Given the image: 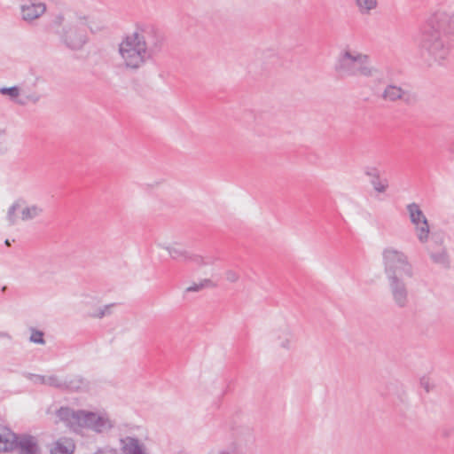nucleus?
<instances>
[{
    "mask_svg": "<svg viewBox=\"0 0 454 454\" xmlns=\"http://www.w3.org/2000/svg\"><path fill=\"white\" fill-rule=\"evenodd\" d=\"M420 47L435 61L442 64L450 55L452 43L449 35L437 30L430 21L427 20L422 28Z\"/></svg>",
    "mask_w": 454,
    "mask_h": 454,
    "instance_id": "1",
    "label": "nucleus"
},
{
    "mask_svg": "<svg viewBox=\"0 0 454 454\" xmlns=\"http://www.w3.org/2000/svg\"><path fill=\"white\" fill-rule=\"evenodd\" d=\"M368 61V55L362 53H356L354 55L349 51H345L340 54L334 69L340 76H375L378 71L377 69L369 67Z\"/></svg>",
    "mask_w": 454,
    "mask_h": 454,
    "instance_id": "2",
    "label": "nucleus"
},
{
    "mask_svg": "<svg viewBox=\"0 0 454 454\" xmlns=\"http://www.w3.org/2000/svg\"><path fill=\"white\" fill-rule=\"evenodd\" d=\"M137 43L152 58L158 54L163 49L165 36L154 25L150 23H139L136 26V30L131 34Z\"/></svg>",
    "mask_w": 454,
    "mask_h": 454,
    "instance_id": "3",
    "label": "nucleus"
},
{
    "mask_svg": "<svg viewBox=\"0 0 454 454\" xmlns=\"http://www.w3.org/2000/svg\"><path fill=\"white\" fill-rule=\"evenodd\" d=\"M382 255L387 279L412 277V267L403 253L394 248H386Z\"/></svg>",
    "mask_w": 454,
    "mask_h": 454,
    "instance_id": "4",
    "label": "nucleus"
},
{
    "mask_svg": "<svg viewBox=\"0 0 454 454\" xmlns=\"http://www.w3.org/2000/svg\"><path fill=\"white\" fill-rule=\"evenodd\" d=\"M119 52L124 61L125 67L137 69L151 57L132 35H127L119 45Z\"/></svg>",
    "mask_w": 454,
    "mask_h": 454,
    "instance_id": "5",
    "label": "nucleus"
},
{
    "mask_svg": "<svg viewBox=\"0 0 454 454\" xmlns=\"http://www.w3.org/2000/svg\"><path fill=\"white\" fill-rule=\"evenodd\" d=\"M411 221L417 226L418 238L420 242L424 243L427 240L429 234V225L419 206L416 203H411L407 206Z\"/></svg>",
    "mask_w": 454,
    "mask_h": 454,
    "instance_id": "6",
    "label": "nucleus"
},
{
    "mask_svg": "<svg viewBox=\"0 0 454 454\" xmlns=\"http://www.w3.org/2000/svg\"><path fill=\"white\" fill-rule=\"evenodd\" d=\"M372 90L374 95L382 98L384 101L394 103L396 102L397 100H401L407 105L411 103V93L407 90H404L400 86L387 84L380 94L378 93L376 90Z\"/></svg>",
    "mask_w": 454,
    "mask_h": 454,
    "instance_id": "7",
    "label": "nucleus"
},
{
    "mask_svg": "<svg viewBox=\"0 0 454 454\" xmlns=\"http://www.w3.org/2000/svg\"><path fill=\"white\" fill-rule=\"evenodd\" d=\"M389 289L395 305L405 308L409 302L408 289L403 278L388 279Z\"/></svg>",
    "mask_w": 454,
    "mask_h": 454,
    "instance_id": "8",
    "label": "nucleus"
},
{
    "mask_svg": "<svg viewBox=\"0 0 454 454\" xmlns=\"http://www.w3.org/2000/svg\"><path fill=\"white\" fill-rule=\"evenodd\" d=\"M61 37L65 44L72 50L81 49L87 40L85 30L76 27L64 28Z\"/></svg>",
    "mask_w": 454,
    "mask_h": 454,
    "instance_id": "9",
    "label": "nucleus"
},
{
    "mask_svg": "<svg viewBox=\"0 0 454 454\" xmlns=\"http://www.w3.org/2000/svg\"><path fill=\"white\" fill-rule=\"evenodd\" d=\"M427 20L442 34H445L446 35L454 34V14H449L444 12H436Z\"/></svg>",
    "mask_w": 454,
    "mask_h": 454,
    "instance_id": "10",
    "label": "nucleus"
},
{
    "mask_svg": "<svg viewBox=\"0 0 454 454\" xmlns=\"http://www.w3.org/2000/svg\"><path fill=\"white\" fill-rule=\"evenodd\" d=\"M46 11L43 3L29 0L28 3L21 5V16L25 21L31 22L38 19Z\"/></svg>",
    "mask_w": 454,
    "mask_h": 454,
    "instance_id": "11",
    "label": "nucleus"
},
{
    "mask_svg": "<svg viewBox=\"0 0 454 454\" xmlns=\"http://www.w3.org/2000/svg\"><path fill=\"white\" fill-rule=\"evenodd\" d=\"M13 442L20 449V454H41L37 440L33 435L22 434Z\"/></svg>",
    "mask_w": 454,
    "mask_h": 454,
    "instance_id": "12",
    "label": "nucleus"
},
{
    "mask_svg": "<svg viewBox=\"0 0 454 454\" xmlns=\"http://www.w3.org/2000/svg\"><path fill=\"white\" fill-rule=\"evenodd\" d=\"M121 447L123 454H147L144 444L135 437L127 436L121 439Z\"/></svg>",
    "mask_w": 454,
    "mask_h": 454,
    "instance_id": "13",
    "label": "nucleus"
},
{
    "mask_svg": "<svg viewBox=\"0 0 454 454\" xmlns=\"http://www.w3.org/2000/svg\"><path fill=\"white\" fill-rule=\"evenodd\" d=\"M57 417L70 427L75 428L78 426L80 410L74 411L69 407L62 406L56 411Z\"/></svg>",
    "mask_w": 454,
    "mask_h": 454,
    "instance_id": "14",
    "label": "nucleus"
},
{
    "mask_svg": "<svg viewBox=\"0 0 454 454\" xmlns=\"http://www.w3.org/2000/svg\"><path fill=\"white\" fill-rule=\"evenodd\" d=\"M89 381L82 376H74L64 380V390L82 392L89 389Z\"/></svg>",
    "mask_w": 454,
    "mask_h": 454,
    "instance_id": "15",
    "label": "nucleus"
},
{
    "mask_svg": "<svg viewBox=\"0 0 454 454\" xmlns=\"http://www.w3.org/2000/svg\"><path fill=\"white\" fill-rule=\"evenodd\" d=\"M434 243L436 246L435 248L432 247L431 246L429 247L430 257L434 262L447 268L450 262L446 249L442 247V240H440L439 244L437 240H434Z\"/></svg>",
    "mask_w": 454,
    "mask_h": 454,
    "instance_id": "16",
    "label": "nucleus"
},
{
    "mask_svg": "<svg viewBox=\"0 0 454 454\" xmlns=\"http://www.w3.org/2000/svg\"><path fill=\"white\" fill-rule=\"evenodd\" d=\"M74 444L69 438H60L54 442L50 449L51 454H73Z\"/></svg>",
    "mask_w": 454,
    "mask_h": 454,
    "instance_id": "17",
    "label": "nucleus"
},
{
    "mask_svg": "<svg viewBox=\"0 0 454 454\" xmlns=\"http://www.w3.org/2000/svg\"><path fill=\"white\" fill-rule=\"evenodd\" d=\"M169 255L174 260L180 261H191L195 262L198 265L203 264V258L197 254H190L187 251L176 248V247H167Z\"/></svg>",
    "mask_w": 454,
    "mask_h": 454,
    "instance_id": "18",
    "label": "nucleus"
},
{
    "mask_svg": "<svg viewBox=\"0 0 454 454\" xmlns=\"http://www.w3.org/2000/svg\"><path fill=\"white\" fill-rule=\"evenodd\" d=\"M77 427H89L93 429L97 414L92 411L80 410V416Z\"/></svg>",
    "mask_w": 454,
    "mask_h": 454,
    "instance_id": "19",
    "label": "nucleus"
},
{
    "mask_svg": "<svg viewBox=\"0 0 454 454\" xmlns=\"http://www.w3.org/2000/svg\"><path fill=\"white\" fill-rule=\"evenodd\" d=\"M358 11L361 14H370V12L376 9L378 0H355Z\"/></svg>",
    "mask_w": 454,
    "mask_h": 454,
    "instance_id": "20",
    "label": "nucleus"
},
{
    "mask_svg": "<svg viewBox=\"0 0 454 454\" xmlns=\"http://www.w3.org/2000/svg\"><path fill=\"white\" fill-rule=\"evenodd\" d=\"M18 435L12 432L8 427L0 426V444H4V450H7V443L17 441Z\"/></svg>",
    "mask_w": 454,
    "mask_h": 454,
    "instance_id": "21",
    "label": "nucleus"
},
{
    "mask_svg": "<svg viewBox=\"0 0 454 454\" xmlns=\"http://www.w3.org/2000/svg\"><path fill=\"white\" fill-rule=\"evenodd\" d=\"M113 427L111 421L108 419H106L102 416L96 417L94 421L93 430L98 433H102L106 430H108Z\"/></svg>",
    "mask_w": 454,
    "mask_h": 454,
    "instance_id": "22",
    "label": "nucleus"
},
{
    "mask_svg": "<svg viewBox=\"0 0 454 454\" xmlns=\"http://www.w3.org/2000/svg\"><path fill=\"white\" fill-rule=\"evenodd\" d=\"M42 211V208L38 207L37 206L27 207L21 211V219L23 221L34 219L39 215Z\"/></svg>",
    "mask_w": 454,
    "mask_h": 454,
    "instance_id": "23",
    "label": "nucleus"
},
{
    "mask_svg": "<svg viewBox=\"0 0 454 454\" xmlns=\"http://www.w3.org/2000/svg\"><path fill=\"white\" fill-rule=\"evenodd\" d=\"M51 387H54L58 389L64 390V380H61L57 376L52 375L50 377H47L46 384Z\"/></svg>",
    "mask_w": 454,
    "mask_h": 454,
    "instance_id": "24",
    "label": "nucleus"
},
{
    "mask_svg": "<svg viewBox=\"0 0 454 454\" xmlns=\"http://www.w3.org/2000/svg\"><path fill=\"white\" fill-rule=\"evenodd\" d=\"M0 93L2 95H7L11 98H15L20 95V88L17 86L3 87L0 89Z\"/></svg>",
    "mask_w": 454,
    "mask_h": 454,
    "instance_id": "25",
    "label": "nucleus"
},
{
    "mask_svg": "<svg viewBox=\"0 0 454 454\" xmlns=\"http://www.w3.org/2000/svg\"><path fill=\"white\" fill-rule=\"evenodd\" d=\"M20 207V201L14 202L8 209L7 218L11 224H15L16 223V215L15 212Z\"/></svg>",
    "mask_w": 454,
    "mask_h": 454,
    "instance_id": "26",
    "label": "nucleus"
},
{
    "mask_svg": "<svg viewBox=\"0 0 454 454\" xmlns=\"http://www.w3.org/2000/svg\"><path fill=\"white\" fill-rule=\"evenodd\" d=\"M31 342L36 343V344H44L45 340L43 339V333L42 331L32 329V333L29 338Z\"/></svg>",
    "mask_w": 454,
    "mask_h": 454,
    "instance_id": "27",
    "label": "nucleus"
},
{
    "mask_svg": "<svg viewBox=\"0 0 454 454\" xmlns=\"http://www.w3.org/2000/svg\"><path fill=\"white\" fill-rule=\"evenodd\" d=\"M371 184L373 186V188L375 189V191L379 192H384L387 188V184H383L380 180V177H376V178H373L371 180Z\"/></svg>",
    "mask_w": 454,
    "mask_h": 454,
    "instance_id": "28",
    "label": "nucleus"
},
{
    "mask_svg": "<svg viewBox=\"0 0 454 454\" xmlns=\"http://www.w3.org/2000/svg\"><path fill=\"white\" fill-rule=\"evenodd\" d=\"M364 174L367 176L372 177V179L380 177V170L375 167H366L364 169Z\"/></svg>",
    "mask_w": 454,
    "mask_h": 454,
    "instance_id": "29",
    "label": "nucleus"
},
{
    "mask_svg": "<svg viewBox=\"0 0 454 454\" xmlns=\"http://www.w3.org/2000/svg\"><path fill=\"white\" fill-rule=\"evenodd\" d=\"M210 280H205L202 283L200 284H194L189 287L186 288V292H197L201 290L207 284H208Z\"/></svg>",
    "mask_w": 454,
    "mask_h": 454,
    "instance_id": "30",
    "label": "nucleus"
},
{
    "mask_svg": "<svg viewBox=\"0 0 454 454\" xmlns=\"http://www.w3.org/2000/svg\"><path fill=\"white\" fill-rule=\"evenodd\" d=\"M28 378L30 380H32L35 383H39V384H43V385L46 384L47 377H45V376L38 375V374H29Z\"/></svg>",
    "mask_w": 454,
    "mask_h": 454,
    "instance_id": "31",
    "label": "nucleus"
},
{
    "mask_svg": "<svg viewBox=\"0 0 454 454\" xmlns=\"http://www.w3.org/2000/svg\"><path fill=\"white\" fill-rule=\"evenodd\" d=\"M420 385L426 390V392H429L432 389L430 381L428 378L423 377L420 379Z\"/></svg>",
    "mask_w": 454,
    "mask_h": 454,
    "instance_id": "32",
    "label": "nucleus"
},
{
    "mask_svg": "<svg viewBox=\"0 0 454 454\" xmlns=\"http://www.w3.org/2000/svg\"><path fill=\"white\" fill-rule=\"evenodd\" d=\"M226 279L231 283L236 282L239 279V275L232 270H228L226 272Z\"/></svg>",
    "mask_w": 454,
    "mask_h": 454,
    "instance_id": "33",
    "label": "nucleus"
},
{
    "mask_svg": "<svg viewBox=\"0 0 454 454\" xmlns=\"http://www.w3.org/2000/svg\"><path fill=\"white\" fill-rule=\"evenodd\" d=\"M112 305H106L105 306L104 309H100L98 310V312L95 315H93L94 317H98V318H102L103 317H105V315L107 313L109 308L111 307Z\"/></svg>",
    "mask_w": 454,
    "mask_h": 454,
    "instance_id": "34",
    "label": "nucleus"
},
{
    "mask_svg": "<svg viewBox=\"0 0 454 454\" xmlns=\"http://www.w3.org/2000/svg\"><path fill=\"white\" fill-rule=\"evenodd\" d=\"M95 454H117L116 451L113 450H98Z\"/></svg>",
    "mask_w": 454,
    "mask_h": 454,
    "instance_id": "35",
    "label": "nucleus"
},
{
    "mask_svg": "<svg viewBox=\"0 0 454 454\" xmlns=\"http://www.w3.org/2000/svg\"><path fill=\"white\" fill-rule=\"evenodd\" d=\"M209 454H236L234 451H228V450H217V451H212Z\"/></svg>",
    "mask_w": 454,
    "mask_h": 454,
    "instance_id": "36",
    "label": "nucleus"
},
{
    "mask_svg": "<svg viewBox=\"0 0 454 454\" xmlns=\"http://www.w3.org/2000/svg\"><path fill=\"white\" fill-rule=\"evenodd\" d=\"M63 20H64L63 16L59 15V16H58V17L56 18V20H55V23H56L58 26H60V25L62 24Z\"/></svg>",
    "mask_w": 454,
    "mask_h": 454,
    "instance_id": "37",
    "label": "nucleus"
},
{
    "mask_svg": "<svg viewBox=\"0 0 454 454\" xmlns=\"http://www.w3.org/2000/svg\"><path fill=\"white\" fill-rule=\"evenodd\" d=\"M289 344H290V341L288 340H286L281 343V347H283L285 348H290Z\"/></svg>",
    "mask_w": 454,
    "mask_h": 454,
    "instance_id": "38",
    "label": "nucleus"
},
{
    "mask_svg": "<svg viewBox=\"0 0 454 454\" xmlns=\"http://www.w3.org/2000/svg\"><path fill=\"white\" fill-rule=\"evenodd\" d=\"M0 337H10V335L7 333H0Z\"/></svg>",
    "mask_w": 454,
    "mask_h": 454,
    "instance_id": "39",
    "label": "nucleus"
},
{
    "mask_svg": "<svg viewBox=\"0 0 454 454\" xmlns=\"http://www.w3.org/2000/svg\"><path fill=\"white\" fill-rule=\"evenodd\" d=\"M4 243H5V245H6V246H10V245H11V243H10L9 239H6V240L4 241Z\"/></svg>",
    "mask_w": 454,
    "mask_h": 454,
    "instance_id": "40",
    "label": "nucleus"
},
{
    "mask_svg": "<svg viewBox=\"0 0 454 454\" xmlns=\"http://www.w3.org/2000/svg\"><path fill=\"white\" fill-rule=\"evenodd\" d=\"M5 289H6V286H4V287L2 288V291H3V292H4V291H5Z\"/></svg>",
    "mask_w": 454,
    "mask_h": 454,
    "instance_id": "41",
    "label": "nucleus"
}]
</instances>
